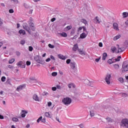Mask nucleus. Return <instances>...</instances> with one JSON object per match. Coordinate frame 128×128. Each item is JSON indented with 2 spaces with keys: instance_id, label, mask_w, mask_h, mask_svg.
<instances>
[{
  "instance_id": "nucleus-1",
  "label": "nucleus",
  "mask_w": 128,
  "mask_h": 128,
  "mask_svg": "<svg viewBox=\"0 0 128 128\" xmlns=\"http://www.w3.org/2000/svg\"><path fill=\"white\" fill-rule=\"evenodd\" d=\"M116 47L118 48V50H116V48L114 47L112 48V52H116V54H118L120 52H122L126 50V48L124 47L120 48V45L117 44Z\"/></svg>"
},
{
  "instance_id": "nucleus-2",
  "label": "nucleus",
  "mask_w": 128,
  "mask_h": 128,
  "mask_svg": "<svg viewBox=\"0 0 128 128\" xmlns=\"http://www.w3.org/2000/svg\"><path fill=\"white\" fill-rule=\"evenodd\" d=\"M72 98L70 97L64 98L62 100V104L66 106H69V104H72Z\"/></svg>"
},
{
  "instance_id": "nucleus-3",
  "label": "nucleus",
  "mask_w": 128,
  "mask_h": 128,
  "mask_svg": "<svg viewBox=\"0 0 128 128\" xmlns=\"http://www.w3.org/2000/svg\"><path fill=\"white\" fill-rule=\"evenodd\" d=\"M121 128H128V119L124 118L121 122Z\"/></svg>"
},
{
  "instance_id": "nucleus-4",
  "label": "nucleus",
  "mask_w": 128,
  "mask_h": 128,
  "mask_svg": "<svg viewBox=\"0 0 128 128\" xmlns=\"http://www.w3.org/2000/svg\"><path fill=\"white\" fill-rule=\"evenodd\" d=\"M23 28L26 30L28 34H30V26H28V23L24 22L22 24Z\"/></svg>"
},
{
  "instance_id": "nucleus-5",
  "label": "nucleus",
  "mask_w": 128,
  "mask_h": 128,
  "mask_svg": "<svg viewBox=\"0 0 128 128\" xmlns=\"http://www.w3.org/2000/svg\"><path fill=\"white\" fill-rule=\"evenodd\" d=\"M34 60L38 64H44V61L42 60V58H40L38 56H36L34 57Z\"/></svg>"
},
{
  "instance_id": "nucleus-6",
  "label": "nucleus",
  "mask_w": 128,
  "mask_h": 128,
  "mask_svg": "<svg viewBox=\"0 0 128 128\" xmlns=\"http://www.w3.org/2000/svg\"><path fill=\"white\" fill-rule=\"evenodd\" d=\"M32 22V18H30V20H28L30 28H31L32 30L34 32V30H36V26H34V22Z\"/></svg>"
},
{
  "instance_id": "nucleus-7",
  "label": "nucleus",
  "mask_w": 128,
  "mask_h": 128,
  "mask_svg": "<svg viewBox=\"0 0 128 128\" xmlns=\"http://www.w3.org/2000/svg\"><path fill=\"white\" fill-rule=\"evenodd\" d=\"M112 78V75L110 74H108L105 78V82L107 84H110V78Z\"/></svg>"
},
{
  "instance_id": "nucleus-8",
  "label": "nucleus",
  "mask_w": 128,
  "mask_h": 128,
  "mask_svg": "<svg viewBox=\"0 0 128 128\" xmlns=\"http://www.w3.org/2000/svg\"><path fill=\"white\" fill-rule=\"evenodd\" d=\"M128 72V64H126L124 63L122 65V72Z\"/></svg>"
},
{
  "instance_id": "nucleus-9",
  "label": "nucleus",
  "mask_w": 128,
  "mask_h": 128,
  "mask_svg": "<svg viewBox=\"0 0 128 128\" xmlns=\"http://www.w3.org/2000/svg\"><path fill=\"white\" fill-rule=\"evenodd\" d=\"M16 64L18 66V68H26V64H24V62L22 61H20L18 62Z\"/></svg>"
},
{
  "instance_id": "nucleus-10",
  "label": "nucleus",
  "mask_w": 128,
  "mask_h": 128,
  "mask_svg": "<svg viewBox=\"0 0 128 128\" xmlns=\"http://www.w3.org/2000/svg\"><path fill=\"white\" fill-rule=\"evenodd\" d=\"M26 84H22V85H20L17 87L16 90L17 92H20V90H24V88H26Z\"/></svg>"
},
{
  "instance_id": "nucleus-11",
  "label": "nucleus",
  "mask_w": 128,
  "mask_h": 128,
  "mask_svg": "<svg viewBox=\"0 0 128 128\" xmlns=\"http://www.w3.org/2000/svg\"><path fill=\"white\" fill-rule=\"evenodd\" d=\"M58 57L60 60H66V58H68V56H64L62 54H58Z\"/></svg>"
},
{
  "instance_id": "nucleus-12",
  "label": "nucleus",
  "mask_w": 128,
  "mask_h": 128,
  "mask_svg": "<svg viewBox=\"0 0 128 128\" xmlns=\"http://www.w3.org/2000/svg\"><path fill=\"white\" fill-rule=\"evenodd\" d=\"M94 24H100V18H98V16H96L94 19Z\"/></svg>"
},
{
  "instance_id": "nucleus-13",
  "label": "nucleus",
  "mask_w": 128,
  "mask_h": 128,
  "mask_svg": "<svg viewBox=\"0 0 128 128\" xmlns=\"http://www.w3.org/2000/svg\"><path fill=\"white\" fill-rule=\"evenodd\" d=\"M113 28L117 32H118V30H120V29L118 28V23H114Z\"/></svg>"
},
{
  "instance_id": "nucleus-14",
  "label": "nucleus",
  "mask_w": 128,
  "mask_h": 128,
  "mask_svg": "<svg viewBox=\"0 0 128 128\" xmlns=\"http://www.w3.org/2000/svg\"><path fill=\"white\" fill-rule=\"evenodd\" d=\"M88 36V34L82 32L80 34V36L79 38H81L82 40H84V38H86V36Z\"/></svg>"
},
{
  "instance_id": "nucleus-15",
  "label": "nucleus",
  "mask_w": 128,
  "mask_h": 128,
  "mask_svg": "<svg viewBox=\"0 0 128 128\" xmlns=\"http://www.w3.org/2000/svg\"><path fill=\"white\" fill-rule=\"evenodd\" d=\"M28 111L26 110H22L21 113V116L22 118H26V114H28Z\"/></svg>"
},
{
  "instance_id": "nucleus-16",
  "label": "nucleus",
  "mask_w": 128,
  "mask_h": 128,
  "mask_svg": "<svg viewBox=\"0 0 128 128\" xmlns=\"http://www.w3.org/2000/svg\"><path fill=\"white\" fill-rule=\"evenodd\" d=\"M80 50V48H78V44H74L72 48V50L74 52H76L77 50Z\"/></svg>"
},
{
  "instance_id": "nucleus-17",
  "label": "nucleus",
  "mask_w": 128,
  "mask_h": 128,
  "mask_svg": "<svg viewBox=\"0 0 128 128\" xmlns=\"http://www.w3.org/2000/svg\"><path fill=\"white\" fill-rule=\"evenodd\" d=\"M33 100L36 102H40V98L36 94H34L32 96Z\"/></svg>"
},
{
  "instance_id": "nucleus-18",
  "label": "nucleus",
  "mask_w": 128,
  "mask_h": 128,
  "mask_svg": "<svg viewBox=\"0 0 128 128\" xmlns=\"http://www.w3.org/2000/svg\"><path fill=\"white\" fill-rule=\"evenodd\" d=\"M72 28V26L71 25L68 26L64 28V32H68V30H70Z\"/></svg>"
},
{
  "instance_id": "nucleus-19",
  "label": "nucleus",
  "mask_w": 128,
  "mask_h": 128,
  "mask_svg": "<svg viewBox=\"0 0 128 128\" xmlns=\"http://www.w3.org/2000/svg\"><path fill=\"white\" fill-rule=\"evenodd\" d=\"M120 58H122V56H118L117 58L114 59L112 60V64H114V62H120Z\"/></svg>"
},
{
  "instance_id": "nucleus-20",
  "label": "nucleus",
  "mask_w": 128,
  "mask_h": 128,
  "mask_svg": "<svg viewBox=\"0 0 128 128\" xmlns=\"http://www.w3.org/2000/svg\"><path fill=\"white\" fill-rule=\"evenodd\" d=\"M18 34H22V36H24L26 34V30H22V29H20L19 31H18Z\"/></svg>"
},
{
  "instance_id": "nucleus-21",
  "label": "nucleus",
  "mask_w": 128,
  "mask_h": 128,
  "mask_svg": "<svg viewBox=\"0 0 128 128\" xmlns=\"http://www.w3.org/2000/svg\"><path fill=\"white\" fill-rule=\"evenodd\" d=\"M32 80H36V77H30L29 78V82L30 84H34V82H32Z\"/></svg>"
},
{
  "instance_id": "nucleus-22",
  "label": "nucleus",
  "mask_w": 128,
  "mask_h": 128,
  "mask_svg": "<svg viewBox=\"0 0 128 128\" xmlns=\"http://www.w3.org/2000/svg\"><path fill=\"white\" fill-rule=\"evenodd\" d=\"M70 66L72 70H74L76 68V63L74 62H71L70 63Z\"/></svg>"
},
{
  "instance_id": "nucleus-23",
  "label": "nucleus",
  "mask_w": 128,
  "mask_h": 128,
  "mask_svg": "<svg viewBox=\"0 0 128 128\" xmlns=\"http://www.w3.org/2000/svg\"><path fill=\"white\" fill-rule=\"evenodd\" d=\"M68 88H76V84H74V83L71 82L68 84Z\"/></svg>"
},
{
  "instance_id": "nucleus-24",
  "label": "nucleus",
  "mask_w": 128,
  "mask_h": 128,
  "mask_svg": "<svg viewBox=\"0 0 128 128\" xmlns=\"http://www.w3.org/2000/svg\"><path fill=\"white\" fill-rule=\"evenodd\" d=\"M60 34L62 38H66V36H68V34L66 32H63L62 33H60Z\"/></svg>"
},
{
  "instance_id": "nucleus-25",
  "label": "nucleus",
  "mask_w": 128,
  "mask_h": 128,
  "mask_svg": "<svg viewBox=\"0 0 128 128\" xmlns=\"http://www.w3.org/2000/svg\"><path fill=\"white\" fill-rule=\"evenodd\" d=\"M108 56V54L106 52H104L102 54V60H106V58Z\"/></svg>"
},
{
  "instance_id": "nucleus-26",
  "label": "nucleus",
  "mask_w": 128,
  "mask_h": 128,
  "mask_svg": "<svg viewBox=\"0 0 128 128\" xmlns=\"http://www.w3.org/2000/svg\"><path fill=\"white\" fill-rule=\"evenodd\" d=\"M120 34H118L114 38V40H118V38H120Z\"/></svg>"
},
{
  "instance_id": "nucleus-27",
  "label": "nucleus",
  "mask_w": 128,
  "mask_h": 128,
  "mask_svg": "<svg viewBox=\"0 0 128 128\" xmlns=\"http://www.w3.org/2000/svg\"><path fill=\"white\" fill-rule=\"evenodd\" d=\"M78 52L80 54H81L82 56L86 54V52L82 51V50H81L80 49H78Z\"/></svg>"
},
{
  "instance_id": "nucleus-28",
  "label": "nucleus",
  "mask_w": 128,
  "mask_h": 128,
  "mask_svg": "<svg viewBox=\"0 0 128 128\" xmlns=\"http://www.w3.org/2000/svg\"><path fill=\"white\" fill-rule=\"evenodd\" d=\"M90 116L91 117L94 116V111L92 110L90 111Z\"/></svg>"
},
{
  "instance_id": "nucleus-29",
  "label": "nucleus",
  "mask_w": 128,
  "mask_h": 128,
  "mask_svg": "<svg viewBox=\"0 0 128 128\" xmlns=\"http://www.w3.org/2000/svg\"><path fill=\"white\" fill-rule=\"evenodd\" d=\"M81 22H82V24H84L86 25L88 24V21H86V20L84 18H82L81 20Z\"/></svg>"
},
{
  "instance_id": "nucleus-30",
  "label": "nucleus",
  "mask_w": 128,
  "mask_h": 128,
  "mask_svg": "<svg viewBox=\"0 0 128 128\" xmlns=\"http://www.w3.org/2000/svg\"><path fill=\"white\" fill-rule=\"evenodd\" d=\"M15 60H16L14 58H12L8 60V64H14V62Z\"/></svg>"
},
{
  "instance_id": "nucleus-31",
  "label": "nucleus",
  "mask_w": 128,
  "mask_h": 128,
  "mask_svg": "<svg viewBox=\"0 0 128 128\" xmlns=\"http://www.w3.org/2000/svg\"><path fill=\"white\" fill-rule=\"evenodd\" d=\"M122 16L124 18H128V12H124L122 13Z\"/></svg>"
},
{
  "instance_id": "nucleus-32",
  "label": "nucleus",
  "mask_w": 128,
  "mask_h": 128,
  "mask_svg": "<svg viewBox=\"0 0 128 128\" xmlns=\"http://www.w3.org/2000/svg\"><path fill=\"white\" fill-rule=\"evenodd\" d=\"M113 66H114V68L116 70H118V68H120V65L118 64H114Z\"/></svg>"
},
{
  "instance_id": "nucleus-33",
  "label": "nucleus",
  "mask_w": 128,
  "mask_h": 128,
  "mask_svg": "<svg viewBox=\"0 0 128 128\" xmlns=\"http://www.w3.org/2000/svg\"><path fill=\"white\" fill-rule=\"evenodd\" d=\"M44 115L46 118H50V114L48 112H46Z\"/></svg>"
},
{
  "instance_id": "nucleus-34",
  "label": "nucleus",
  "mask_w": 128,
  "mask_h": 128,
  "mask_svg": "<svg viewBox=\"0 0 128 128\" xmlns=\"http://www.w3.org/2000/svg\"><path fill=\"white\" fill-rule=\"evenodd\" d=\"M106 120L107 122H112V119L110 117H107Z\"/></svg>"
},
{
  "instance_id": "nucleus-35",
  "label": "nucleus",
  "mask_w": 128,
  "mask_h": 128,
  "mask_svg": "<svg viewBox=\"0 0 128 128\" xmlns=\"http://www.w3.org/2000/svg\"><path fill=\"white\" fill-rule=\"evenodd\" d=\"M31 64H32V62H30V61L27 60L26 62V65L28 66H30Z\"/></svg>"
},
{
  "instance_id": "nucleus-36",
  "label": "nucleus",
  "mask_w": 128,
  "mask_h": 128,
  "mask_svg": "<svg viewBox=\"0 0 128 128\" xmlns=\"http://www.w3.org/2000/svg\"><path fill=\"white\" fill-rule=\"evenodd\" d=\"M52 76H58V72H52Z\"/></svg>"
},
{
  "instance_id": "nucleus-37",
  "label": "nucleus",
  "mask_w": 128,
  "mask_h": 128,
  "mask_svg": "<svg viewBox=\"0 0 128 128\" xmlns=\"http://www.w3.org/2000/svg\"><path fill=\"white\" fill-rule=\"evenodd\" d=\"M12 120L13 122H18V118H17L14 117V118H12Z\"/></svg>"
},
{
  "instance_id": "nucleus-38",
  "label": "nucleus",
  "mask_w": 128,
  "mask_h": 128,
  "mask_svg": "<svg viewBox=\"0 0 128 128\" xmlns=\"http://www.w3.org/2000/svg\"><path fill=\"white\" fill-rule=\"evenodd\" d=\"M42 116H40L36 120L38 124L40 122H42Z\"/></svg>"
},
{
  "instance_id": "nucleus-39",
  "label": "nucleus",
  "mask_w": 128,
  "mask_h": 128,
  "mask_svg": "<svg viewBox=\"0 0 128 128\" xmlns=\"http://www.w3.org/2000/svg\"><path fill=\"white\" fill-rule=\"evenodd\" d=\"M48 48H54V46L50 44H48Z\"/></svg>"
},
{
  "instance_id": "nucleus-40",
  "label": "nucleus",
  "mask_w": 128,
  "mask_h": 128,
  "mask_svg": "<svg viewBox=\"0 0 128 128\" xmlns=\"http://www.w3.org/2000/svg\"><path fill=\"white\" fill-rule=\"evenodd\" d=\"M6 76H3L1 78V80L2 82H6Z\"/></svg>"
},
{
  "instance_id": "nucleus-41",
  "label": "nucleus",
  "mask_w": 128,
  "mask_h": 128,
  "mask_svg": "<svg viewBox=\"0 0 128 128\" xmlns=\"http://www.w3.org/2000/svg\"><path fill=\"white\" fill-rule=\"evenodd\" d=\"M108 64H112V58L111 59H109L108 60Z\"/></svg>"
},
{
  "instance_id": "nucleus-42",
  "label": "nucleus",
  "mask_w": 128,
  "mask_h": 128,
  "mask_svg": "<svg viewBox=\"0 0 128 128\" xmlns=\"http://www.w3.org/2000/svg\"><path fill=\"white\" fill-rule=\"evenodd\" d=\"M28 50H29V52H32V50H34V48H32V46H28Z\"/></svg>"
},
{
  "instance_id": "nucleus-43",
  "label": "nucleus",
  "mask_w": 128,
  "mask_h": 128,
  "mask_svg": "<svg viewBox=\"0 0 128 128\" xmlns=\"http://www.w3.org/2000/svg\"><path fill=\"white\" fill-rule=\"evenodd\" d=\"M82 30H83V32H88V31H86V26H82Z\"/></svg>"
},
{
  "instance_id": "nucleus-44",
  "label": "nucleus",
  "mask_w": 128,
  "mask_h": 128,
  "mask_svg": "<svg viewBox=\"0 0 128 128\" xmlns=\"http://www.w3.org/2000/svg\"><path fill=\"white\" fill-rule=\"evenodd\" d=\"M8 12L10 14H14V10L12 8L10 9Z\"/></svg>"
},
{
  "instance_id": "nucleus-45",
  "label": "nucleus",
  "mask_w": 128,
  "mask_h": 128,
  "mask_svg": "<svg viewBox=\"0 0 128 128\" xmlns=\"http://www.w3.org/2000/svg\"><path fill=\"white\" fill-rule=\"evenodd\" d=\"M71 60L70 59H67L66 60V64H70Z\"/></svg>"
},
{
  "instance_id": "nucleus-46",
  "label": "nucleus",
  "mask_w": 128,
  "mask_h": 128,
  "mask_svg": "<svg viewBox=\"0 0 128 128\" xmlns=\"http://www.w3.org/2000/svg\"><path fill=\"white\" fill-rule=\"evenodd\" d=\"M82 26L79 27L77 30L78 32H80V30H82Z\"/></svg>"
},
{
  "instance_id": "nucleus-47",
  "label": "nucleus",
  "mask_w": 128,
  "mask_h": 128,
  "mask_svg": "<svg viewBox=\"0 0 128 128\" xmlns=\"http://www.w3.org/2000/svg\"><path fill=\"white\" fill-rule=\"evenodd\" d=\"M16 55L17 56H20V52L18 51H16Z\"/></svg>"
},
{
  "instance_id": "nucleus-48",
  "label": "nucleus",
  "mask_w": 128,
  "mask_h": 128,
  "mask_svg": "<svg viewBox=\"0 0 128 128\" xmlns=\"http://www.w3.org/2000/svg\"><path fill=\"white\" fill-rule=\"evenodd\" d=\"M50 58L51 60H56V58H54V56L52 55H50Z\"/></svg>"
},
{
  "instance_id": "nucleus-49",
  "label": "nucleus",
  "mask_w": 128,
  "mask_h": 128,
  "mask_svg": "<svg viewBox=\"0 0 128 128\" xmlns=\"http://www.w3.org/2000/svg\"><path fill=\"white\" fill-rule=\"evenodd\" d=\"M118 80L119 82H122V83L124 82V78H120Z\"/></svg>"
},
{
  "instance_id": "nucleus-50",
  "label": "nucleus",
  "mask_w": 128,
  "mask_h": 128,
  "mask_svg": "<svg viewBox=\"0 0 128 128\" xmlns=\"http://www.w3.org/2000/svg\"><path fill=\"white\" fill-rule=\"evenodd\" d=\"M100 57L96 58L95 62H100Z\"/></svg>"
},
{
  "instance_id": "nucleus-51",
  "label": "nucleus",
  "mask_w": 128,
  "mask_h": 128,
  "mask_svg": "<svg viewBox=\"0 0 128 128\" xmlns=\"http://www.w3.org/2000/svg\"><path fill=\"white\" fill-rule=\"evenodd\" d=\"M24 44H26V41L24 40H22L20 41V44H21L24 45Z\"/></svg>"
},
{
  "instance_id": "nucleus-52",
  "label": "nucleus",
  "mask_w": 128,
  "mask_h": 128,
  "mask_svg": "<svg viewBox=\"0 0 128 128\" xmlns=\"http://www.w3.org/2000/svg\"><path fill=\"white\" fill-rule=\"evenodd\" d=\"M98 10H99V12H102V10H104V8L99 7Z\"/></svg>"
},
{
  "instance_id": "nucleus-53",
  "label": "nucleus",
  "mask_w": 128,
  "mask_h": 128,
  "mask_svg": "<svg viewBox=\"0 0 128 128\" xmlns=\"http://www.w3.org/2000/svg\"><path fill=\"white\" fill-rule=\"evenodd\" d=\"M56 88H58V90H60V88H62V87L58 84L56 86Z\"/></svg>"
},
{
  "instance_id": "nucleus-54",
  "label": "nucleus",
  "mask_w": 128,
  "mask_h": 128,
  "mask_svg": "<svg viewBox=\"0 0 128 128\" xmlns=\"http://www.w3.org/2000/svg\"><path fill=\"white\" fill-rule=\"evenodd\" d=\"M52 90H53V92H56V87H52Z\"/></svg>"
},
{
  "instance_id": "nucleus-55",
  "label": "nucleus",
  "mask_w": 128,
  "mask_h": 128,
  "mask_svg": "<svg viewBox=\"0 0 128 128\" xmlns=\"http://www.w3.org/2000/svg\"><path fill=\"white\" fill-rule=\"evenodd\" d=\"M24 6L25 8H28V6L26 4L24 3Z\"/></svg>"
},
{
  "instance_id": "nucleus-56",
  "label": "nucleus",
  "mask_w": 128,
  "mask_h": 128,
  "mask_svg": "<svg viewBox=\"0 0 128 128\" xmlns=\"http://www.w3.org/2000/svg\"><path fill=\"white\" fill-rule=\"evenodd\" d=\"M11 2H14V4H18V0H11Z\"/></svg>"
},
{
  "instance_id": "nucleus-57",
  "label": "nucleus",
  "mask_w": 128,
  "mask_h": 128,
  "mask_svg": "<svg viewBox=\"0 0 128 128\" xmlns=\"http://www.w3.org/2000/svg\"><path fill=\"white\" fill-rule=\"evenodd\" d=\"M4 115L0 114V120H4Z\"/></svg>"
},
{
  "instance_id": "nucleus-58",
  "label": "nucleus",
  "mask_w": 128,
  "mask_h": 128,
  "mask_svg": "<svg viewBox=\"0 0 128 128\" xmlns=\"http://www.w3.org/2000/svg\"><path fill=\"white\" fill-rule=\"evenodd\" d=\"M8 68H10V70H12V68H14V66H12V65H8Z\"/></svg>"
},
{
  "instance_id": "nucleus-59",
  "label": "nucleus",
  "mask_w": 128,
  "mask_h": 128,
  "mask_svg": "<svg viewBox=\"0 0 128 128\" xmlns=\"http://www.w3.org/2000/svg\"><path fill=\"white\" fill-rule=\"evenodd\" d=\"M98 46L100 48H102V42H99L98 43Z\"/></svg>"
},
{
  "instance_id": "nucleus-60",
  "label": "nucleus",
  "mask_w": 128,
  "mask_h": 128,
  "mask_svg": "<svg viewBox=\"0 0 128 128\" xmlns=\"http://www.w3.org/2000/svg\"><path fill=\"white\" fill-rule=\"evenodd\" d=\"M46 62H50V58H48L46 60Z\"/></svg>"
},
{
  "instance_id": "nucleus-61",
  "label": "nucleus",
  "mask_w": 128,
  "mask_h": 128,
  "mask_svg": "<svg viewBox=\"0 0 128 128\" xmlns=\"http://www.w3.org/2000/svg\"><path fill=\"white\" fill-rule=\"evenodd\" d=\"M122 96H124V98H126V96H128V94L126 93H123L122 94Z\"/></svg>"
},
{
  "instance_id": "nucleus-62",
  "label": "nucleus",
  "mask_w": 128,
  "mask_h": 128,
  "mask_svg": "<svg viewBox=\"0 0 128 128\" xmlns=\"http://www.w3.org/2000/svg\"><path fill=\"white\" fill-rule=\"evenodd\" d=\"M52 103L50 102H48V106H52Z\"/></svg>"
},
{
  "instance_id": "nucleus-63",
  "label": "nucleus",
  "mask_w": 128,
  "mask_h": 128,
  "mask_svg": "<svg viewBox=\"0 0 128 128\" xmlns=\"http://www.w3.org/2000/svg\"><path fill=\"white\" fill-rule=\"evenodd\" d=\"M78 126L79 128H84V124H80Z\"/></svg>"
},
{
  "instance_id": "nucleus-64",
  "label": "nucleus",
  "mask_w": 128,
  "mask_h": 128,
  "mask_svg": "<svg viewBox=\"0 0 128 128\" xmlns=\"http://www.w3.org/2000/svg\"><path fill=\"white\" fill-rule=\"evenodd\" d=\"M41 122H46V118H42Z\"/></svg>"
}]
</instances>
